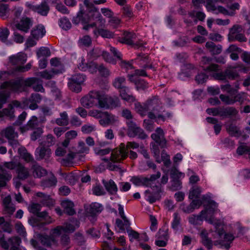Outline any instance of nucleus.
<instances>
[{
    "instance_id": "1",
    "label": "nucleus",
    "mask_w": 250,
    "mask_h": 250,
    "mask_svg": "<svg viewBox=\"0 0 250 250\" xmlns=\"http://www.w3.org/2000/svg\"><path fill=\"white\" fill-rule=\"evenodd\" d=\"M83 5L80 4V10L77 16L73 18L72 22L75 24L80 23L87 24L84 26L83 29L88 30L89 27L96 26V21L102 22V17L89 0H84Z\"/></svg>"
},
{
    "instance_id": "2",
    "label": "nucleus",
    "mask_w": 250,
    "mask_h": 250,
    "mask_svg": "<svg viewBox=\"0 0 250 250\" xmlns=\"http://www.w3.org/2000/svg\"><path fill=\"white\" fill-rule=\"evenodd\" d=\"M130 181L137 187L150 188L153 190L156 188V174H152L149 177L143 175L134 176Z\"/></svg>"
},
{
    "instance_id": "3",
    "label": "nucleus",
    "mask_w": 250,
    "mask_h": 250,
    "mask_svg": "<svg viewBox=\"0 0 250 250\" xmlns=\"http://www.w3.org/2000/svg\"><path fill=\"white\" fill-rule=\"evenodd\" d=\"M100 100L101 91H91L88 94L81 98V103L83 107L87 108L98 105L100 107Z\"/></svg>"
},
{
    "instance_id": "4",
    "label": "nucleus",
    "mask_w": 250,
    "mask_h": 250,
    "mask_svg": "<svg viewBox=\"0 0 250 250\" xmlns=\"http://www.w3.org/2000/svg\"><path fill=\"white\" fill-rule=\"evenodd\" d=\"M120 105V102L118 97L116 96H109L101 91L100 108L106 109L113 108Z\"/></svg>"
},
{
    "instance_id": "5",
    "label": "nucleus",
    "mask_w": 250,
    "mask_h": 250,
    "mask_svg": "<svg viewBox=\"0 0 250 250\" xmlns=\"http://www.w3.org/2000/svg\"><path fill=\"white\" fill-rule=\"evenodd\" d=\"M86 77L83 74H77L69 78L68 82L69 88L73 92L79 93L82 90V84L85 80Z\"/></svg>"
},
{
    "instance_id": "6",
    "label": "nucleus",
    "mask_w": 250,
    "mask_h": 250,
    "mask_svg": "<svg viewBox=\"0 0 250 250\" xmlns=\"http://www.w3.org/2000/svg\"><path fill=\"white\" fill-rule=\"evenodd\" d=\"M127 125V135L130 137H137L141 140H144L147 138V135L144 130L132 121H128L126 122Z\"/></svg>"
},
{
    "instance_id": "7",
    "label": "nucleus",
    "mask_w": 250,
    "mask_h": 250,
    "mask_svg": "<svg viewBox=\"0 0 250 250\" xmlns=\"http://www.w3.org/2000/svg\"><path fill=\"white\" fill-rule=\"evenodd\" d=\"M170 178L172 179L171 186L169 187V190L174 191L182 188V183L179 178L185 176L184 173L179 172L176 168H173L170 171Z\"/></svg>"
},
{
    "instance_id": "8",
    "label": "nucleus",
    "mask_w": 250,
    "mask_h": 250,
    "mask_svg": "<svg viewBox=\"0 0 250 250\" xmlns=\"http://www.w3.org/2000/svg\"><path fill=\"white\" fill-rule=\"evenodd\" d=\"M128 152L126 151L125 145L121 143L119 147L116 148L112 151L110 160L113 163H119L125 159L128 156Z\"/></svg>"
},
{
    "instance_id": "9",
    "label": "nucleus",
    "mask_w": 250,
    "mask_h": 250,
    "mask_svg": "<svg viewBox=\"0 0 250 250\" xmlns=\"http://www.w3.org/2000/svg\"><path fill=\"white\" fill-rule=\"evenodd\" d=\"M203 202L207 203V204L204 205L205 209L201 211V214H204L205 216L207 217V214L210 216H212L213 214L218 210V205L213 200L210 199V197L207 195H203L201 200Z\"/></svg>"
},
{
    "instance_id": "10",
    "label": "nucleus",
    "mask_w": 250,
    "mask_h": 250,
    "mask_svg": "<svg viewBox=\"0 0 250 250\" xmlns=\"http://www.w3.org/2000/svg\"><path fill=\"white\" fill-rule=\"evenodd\" d=\"M21 82L22 79H21L16 80L6 81L1 83L0 89L3 90L9 88L11 91L18 92L22 87V84Z\"/></svg>"
},
{
    "instance_id": "11",
    "label": "nucleus",
    "mask_w": 250,
    "mask_h": 250,
    "mask_svg": "<svg viewBox=\"0 0 250 250\" xmlns=\"http://www.w3.org/2000/svg\"><path fill=\"white\" fill-rule=\"evenodd\" d=\"M25 5L29 9L44 16H47L49 11V7L45 1L42 2L39 5H34L27 2Z\"/></svg>"
},
{
    "instance_id": "12",
    "label": "nucleus",
    "mask_w": 250,
    "mask_h": 250,
    "mask_svg": "<svg viewBox=\"0 0 250 250\" xmlns=\"http://www.w3.org/2000/svg\"><path fill=\"white\" fill-rule=\"evenodd\" d=\"M39 239L41 244L46 247L51 248L52 246L57 247L58 245L56 237L51 234H40L39 235Z\"/></svg>"
},
{
    "instance_id": "13",
    "label": "nucleus",
    "mask_w": 250,
    "mask_h": 250,
    "mask_svg": "<svg viewBox=\"0 0 250 250\" xmlns=\"http://www.w3.org/2000/svg\"><path fill=\"white\" fill-rule=\"evenodd\" d=\"M51 155V149L44 146L37 148L35 152L37 160H44L45 161H48Z\"/></svg>"
},
{
    "instance_id": "14",
    "label": "nucleus",
    "mask_w": 250,
    "mask_h": 250,
    "mask_svg": "<svg viewBox=\"0 0 250 250\" xmlns=\"http://www.w3.org/2000/svg\"><path fill=\"white\" fill-rule=\"evenodd\" d=\"M238 113L237 109L233 106L220 107V117L221 119L232 118Z\"/></svg>"
},
{
    "instance_id": "15",
    "label": "nucleus",
    "mask_w": 250,
    "mask_h": 250,
    "mask_svg": "<svg viewBox=\"0 0 250 250\" xmlns=\"http://www.w3.org/2000/svg\"><path fill=\"white\" fill-rule=\"evenodd\" d=\"M40 80L36 77L28 78L24 80L23 84L24 86L27 87H30L33 84L37 83L36 85L33 86V89L35 91L44 92L45 91L42 83H39Z\"/></svg>"
},
{
    "instance_id": "16",
    "label": "nucleus",
    "mask_w": 250,
    "mask_h": 250,
    "mask_svg": "<svg viewBox=\"0 0 250 250\" xmlns=\"http://www.w3.org/2000/svg\"><path fill=\"white\" fill-rule=\"evenodd\" d=\"M202 204V200L194 199L192 200L188 205H186L185 203L182 204L180 206V208L186 213H190L192 212L195 208H199Z\"/></svg>"
},
{
    "instance_id": "17",
    "label": "nucleus",
    "mask_w": 250,
    "mask_h": 250,
    "mask_svg": "<svg viewBox=\"0 0 250 250\" xmlns=\"http://www.w3.org/2000/svg\"><path fill=\"white\" fill-rule=\"evenodd\" d=\"M103 209V206L101 204L94 202L91 203L85 210L89 216L96 218Z\"/></svg>"
},
{
    "instance_id": "18",
    "label": "nucleus",
    "mask_w": 250,
    "mask_h": 250,
    "mask_svg": "<svg viewBox=\"0 0 250 250\" xmlns=\"http://www.w3.org/2000/svg\"><path fill=\"white\" fill-rule=\"evenodd\" d=\"M42 100V96L38 93H32L28 99L23 102L24 104H29V107L31 110H35L38 108V104Z\"/></svg>"
},
{
    "instance_id": "19",
    "label": "nucleus",
    "mask_w": 250,
    "mask_h": 250,
    "mask_svg": "<svg viewBox=\"0 0 250 250\" xmlns=\"http://www.w3.org/2000/svg\"><path fill=\"white\" fill-rule=\"evenodd\" d=\"M32 25L31 20L30 18L26 17L22 18L20 22L16 23L14 28L24 33H27Z\"/></svg>"
},
{
    "instance_id": "20",
    "label": "nucleus",
    "mask_w": 250,
    "mask_h": 250,
    "mask_svg": "<svg viewBox=\"0 0 250 250\" xmlns=\"http://www.w3.org/2000/svg\"><path fill=\"white\" fill-rule=\"evenodd\" d=\"M128 80L133 83L137 90H145L148 87V83L144 80L137 78L136 76L128 75Z\"/></svg>"
},
{
    "instance_id": "21",
    "label": "nucleus",
    "mask_w": 250,
    "mask_h": 250,
    "mask_svg": "<svg viewBox=\"0 0 250 250\" xmlns=\"http://www.w3.org/2000/svg\"><path fill=\"white\" fill-rule=\"evenodd\" d=\"M62 73V69H55L54 68H51L49 70H45L39 72L38 76L45 80H51L53 78L55 75Z\"/></svg>"
},
{
    "instance_id": "22",
    "label": "nucleus",
    "mask_w": 250,
    "mask_h": 250,
    "mask_svg": "<svg viewBox=\"0 0 250 250\" xmlns=\"http://www.w3.org/2000/svg\"><path fill=\"white\" fill-rule=\"evenodd\" d=\"M208 233L206 229H203L200 236L201 238V242L208 250H210L213 247V241L210 238L208 237Z\"/></svg>"
},
{
    "instance_id": "23",
    "label": "nucleus",
    "mask_w": 250,
    "mask_h": 250,
    "mask_svg": "<svg viewBox=\"0 0 250 250\" xmlns=\"http://www.w3.org/2000/svg\"><path fill=\"white\" fill-rule=\"evenodd\" d=\"M135 62L140 67L144 68H151V65L149 64V57L146 54L140 53L135 59Z\"/></svg>"
},
{
    "instance_id": "24",
    "label": "nucleus",
    "mask_w": 250,
    "mask_h": 250,
    "mask_svg": "<svg viewBox=\"0 0 250 250\" xmlns=\"http://www.w3.org/2000/svg\"><path fill=\"white\" fill-rule=\"evenodd\" d=\"M71 223L69 222H65L64 223L63 232H73L75 231L76 228L80 226V221L76 219L72 218L70 220Z\"/></svg>"
},
{
    "instance_id": "25",
    "label": "nucleus",
    "mask_w": 250,
    "mask_h": 250,
    "mask_svg": "<svg viewBox=\"0 0 250 250\" xmlns=\"http://www.w3.org/2000/svg\"><path fill=\"white\" fill-rule=\"evenodd\" d=\"M62 207L63 208V211L68 215H73L76 213L74 208V204L73 202L65 200L62 201L61 204Z\"/></svg>"
},
{
    "instance_id": "26",
    "label": "nucleus",
    "mask_w": 250,
    "mask_h": 250,
    "mask_svg": "<svg viewBox=\"0 0 250 250\" xmlns=\"http://www.w3.org/2000/svg\"><path fill=\"white\" fill-rule=\"evenodd\" d=\"M16 172L17 174L18 178L20 180H25L27 179L29 175L28 169L26 168L20 163L17 164V167Z\"/></svg>"
},
{
    "instance_id": "27",
    "label": "nucleus",
    "mask_w": 250,
    "mask_h": 250,
    "mask_svg": "<svg viewBox=\"0 0 250 250\" xmlns=\"http://www.w3.org/2000/svg\"><path fill=\"white\" fill-rule=\"evenodd\" d=\"M165 148L167 147V141L165 137L164 130L160 127H157V148Z\"/></svg>"
},
{
    "instance_id": "28",
    "label": "nucleus",
    "mask_w": 250,
    "mask_h": 250,
    "mask_svg": "<svg viewBox=\"0 0 250 250\" xmlns=\"http://www.w3.org/2000/svg\"><path fill=\"white\" fill-rule=\"evenodd\" d=\"M120 95L122 99L128 102H133L135 98L133 96L129 88L125 86L119 90Z\"/></svg>"
},
{
    "instance_id": "29",
    "label": "nucleus",
    "mask_w": 250,
    "mask_h": 250,
    "mask_svg": "<svg viewBox=\"0 0 250 250\" xmlns=\"http://www.w3.org/2000/svg\"><path fill=\"white\" fill-rule=\"evenodd\" d=\"M135 37V34L132 32L125 31L123 36L119 38L120 42L127 45H133V39Z\"/></svg>"
},
{
    "instance_id": "30",
    "label": "nucleus",
    "mask_w": 250,
    "mask_h": 250,
    "mask_svg": "<svg viewBox=\"0 0 250 250\" xmlns=\"http://www.w3.org/2000/svg\"><path fill=\"white\" fill-rule=\"evenodd\" d=\"M103 183L108 193L110 195H115L118 191L117 186L115 182L110 179L108 181H103Z\"/></svg>"
},
{
    "instance_id": "31",
    "label": "nucleus",
    "mask_w": 250,
    "mask_h": 250,
    "mask_svg": "<svg viewBox=\"0 0 250 250\" xmlns=\"http://www.w3.org/2000/svg\"><path fill=\"white\" fill-rule=\"evenodd\" d=\"M234 104L239 103L240 105L247 104L250 102L248 95L245 92H239L233 97Z\"/></svg>"
},
{
    "instance_id": "32",
    "label": "nucleus",
    "mask_w": 250,
    "mask_h": 250,
    "mask_svg": "<svg viewBox=\"0 0 250 250\" xmlns=\"http://www.w3.org/2000/svg\"><path fill=\"white\" fill-rule=\"evenodd\" d=\"M26 61V57L22 54H18L17 56H11L9 57V62L13 65L23 64Z\"/></svg>"
},
{
    "instance_id": "33",
    "label": "nucleus",
    "mask_w": 250,
    "mask_h": 250,
    "mask_svg": "<svg viewBox=\"0 0 250 250\" xmlns=\"http://www.w3.org/2000/svg\"><path fill=\"white\" fill-rule=\"evenodd\" d=\"M204 218L207 220V216H205L204 214H201V211L198 215L192 214L188 218V222L193 225H200Z\"/></svg>"
},
{
    "instance_id": "34",
    "label": "nucleus",
    "mask_w": 250,
    "mask_h": 250,
    "mask_svg": "<svg viewBox=\"0 0 250 250\" xmlns=\"http://www.w3.org/2000/svg\"><path fill=\"white\" fill-rule=\"evenodd\" d=\"M31 169L35 177H41L47 173L46 170L39 166L37 162H35V163L32 165Z\"/></svg>"
},
{
    "instance_id": "35",
    "label": "nucleus",
    "mask_w": 250,
    "mask_h": 250,
    "mask_svg": "<svg viewBox=\"0 0 250 250\" xmlns=\"http://www.w3.org/2000/svg\"><path fill=\"white\" fill-rule=\"evenodd\" d=\"M18 151L21 158L27 163L31 162L33 165L36 162L33 156L27 152L25 147L20 148Z\"/></svg>"
},
{
    "instance_id": "36",
    "label": "nucleus",
    "mask_w": 250,
    "mask_h": 250,
    "mask_svg": "<svg viewBox=\"0 0 250 250\" xmlns=\"http://www.w3.org/2000/svg\"><path fill=\"white\" fill-rule=\"evenodd\" d=\"M4 116L8 117L10 121L13 120L15 118L14 110L11 104H9L8 108H3L0 111V118Z\"/></svg>"
},
{
    "instance_id": "37",
    "label": "nucleus",
    "mask_w": 250,
    "mask_h": 250,
    "mask_svg": "<svg viewBox=\"0 0 250 250\" xmlns=\"http://www.w3.org/2000/svg\"><path fill=\"white\" fill-rule=\"evenodd\" d=\"M45 34V30L43 26L38 25L36 28H34L31 31V35L36 39L38 40L40 38H42Z\"/></svg>"
},
{
    "instance_id": "38",
    "label": "nucleus",
    "mask_w": 250,
    "mask_h": 250,
    "mask_svg": "<svg viewBox=\"0 0 250 250\" xmlns=\"http://www.w3.org/2000/svg\"><path fill=\"white\" fill-rule=\"evenodd\" d=\"M206 47L209 49V51L213 55L219 54L222 51V46L221 45H216L212 42H208L206 43Z\"/></svg>"
},
{
    "instance_id": "39",
    "label": "nucleus",
    "mask_w": 250,
    "mask_h": 250,
    "mask_svg": "<svg viewBox=\"0 0 250 250\" xmlns=\"http://www.w3.org/2000/svg\"><path fill=\"white\" fill-rule=\"evenodd\" d=\"M234 239V237L232 234L226 233L224 235V240L219 242V244L224 247L225 249L228 250L230 247V244Z\"/></svg>"
},
{
    "instance_id": "40",
    "label": "nucleus",
    "mask_w": 250,
    "mask_h": 250,
    "mask_svg": "<svg viewBox=\"0 0 250 250\" xmlns=\"http://www.w3.org/2000/svg\"><path fill=\"white\" fill-rule=\"evenodd\" d=\"M15 128L12 126L7 127L2 131L6 138L8 140L15 138L17 136V133L15 131Z\"/></svg>"
},
{
    "instance_id": "41",
    "label": "nucleus",
    "mask_w": 250,
    "mask_h": 250,
    "mask_svg": "<svg viewBox=\"0 0 250 250\" xmlns=\"http://www.w3.org/2000/svg\"><path fill=\"white\" fill-rule=\"evenodd\" d=\"M135 108L137 112L142 116H144L148 113L145 103L141 104L137 103L135 104Z\"/></svg>"
},
{
    "instance_id": "42",
    "label": "nucleus",
    "mask_w": 250,
    "mask_h": 250,
    "mask_svg": "<svg viewBox=\"0 0 250 250\" xmlns=\"http://www.w3.org/2000/svg\"><path fill=\"white\" fill-rule=\"evenodd\" d=\"M93 32L95 35H99L105 38H112L113 35L111 32L104 29H97L96 28Z\"/></svg>"
},
{
    "instance_id": "43",
    "label": "nucleus",
    "mask_w": 250,
    "mask_h": 250,
    "mask_svg": "<svg viewBox=\"0 0 250 250\" xmlns=\"http://www.w3.org/2000/svg\"><path fill=\"white\" fill-rule=\"evenodd\" d=\"M201 188L198 186H193L190 190L188 198L190 199H197L201 193Z\"/></svg>"
},
{
    "instance_id": "44",
    "label": "nucleus",
    "mask_w": 250,
    "mask_h": 250,
    "mask_svg": "<svg viewBox=\"0 0 250 250\" xmlns=\"http://www.w3.org/2000/svg\"><path fill=\"white\" fill-rule=\"evenodd\" d=\"M57 180L56 178L53 176L50 178L45 179L42 182V186L44 188H50L56 185Z\"/></svg>"
},
{
    "instance_id": "45",
    "label": "nucleus",
    "mask_w": 250,
    "mask_h": 250,
    "mask_svg": "<svg viewBox=\"0 0 250 250\" xmlns=\"http://www.w3.org/2000/svg\"><path fill=\"white\" fill-rule=\"evenodd\" d=\"M50 64L55 69H62V73L64 72V67L63 64L61 62L60 60L58 58H52L50 61Z\"/></svg>"
},
{
    "instance_id": "46",
    "label": "nucleus",
    "mask_w": 250,
    "mask_h": 250,
    "mask_svg": "<svg viewBox=\"0 0 250 250\" xmlns=\"http://www.w3.org/2000/svg\"><path fill=\"white\" fill-rule=\"evenodd\" d=\"M225 73L227 79L234 80L239 76L237 71L234 68H228L226 69Z\"/></svg>"
},
{
    "instance_id": "47",
    "label": "nucleus",
    "mask_w": 250,
    "mask_h": 250,
    "mask_svg": "<svg viewBox=\"0 0 250 250\" xmlns=\"http://www.w3.org/2000/svg\"><path fill=\"white\" fill-rule=\"evenodd\" d=\"M145 196L146 200L150 204L154 203L156 201V191H154L151 192L149 189L146 190Z\"/></svg>"
},
{
    "instance_id": "48",
    "label": "nucleus",
    "mask_w": 250,
    "mask_h": 250,
    "mask_svg": "<svg viewBox=\"0 0 250 250\" xmlns=\"http://www.w3.org/2000/svg\"><path fill=\"white\" fill-rule=\"evenodd\" d=\"M125 79L124 77L116 78L113 83V86L119 90L125 86Z\"/></svg>"
},
{
    "instance_id": "49",
    "label": "nucleus",
    "mask_w": 250,
    "mask_h": 250,
    "mask_svg": "<svg viewBox=\"0 0 250 250\" xmlns=\"http://www.w3.org/2000/svg\"><path fill=\"white\" fill-rule=\"evenodd\" d=\"M241 145L239 146L236 149V153L239 155H242L245 153H247L249 155L250 153V146H248L246 143H241Z\"/></svg>"
},
{
    "instance_id": "50",
    "label": "nucleus",
    "mask_w": 250,
    "mask_h": 250,
    "mask_svg": "<svg viewBox=\"0 0 250 250\" xmlns=\"http://www.w3.org/2000/svg\"><path fill=\"white\" fill-rule=\"evenodd\" d=\"M124 222L120 219H117L116 220V224L118 228L121 230H125V228H127L130 226L129 221L126 218V219L123 220Z\"/></svg>"
},
{
    "instance_id": "51",
    "label": "nucleus",
    "mask_w": 250,
    "mask_h": 250,
    "mask_svg": "<svg viewBox=\"0 0 250 250\" xmlns=\"http://www.w3.org/2000/svg\"><path fill=\"white\" fill-rule=\"evenodd\" d=\"M148 111L155 110L156 107V98L153 97L151 99H148L145 103Z\"/></svg>"
},
{
    "instance_id": "52",
    "label": "nucleus",
    "mask_w": 250,
    "mask_h": 250,
    "mask_svg": "<svg viewBox=\"0 0 250 250\" xmlns=\"http://www.w3.org/2000/svg\"><path fill=\"white\" fill-rule=\"evenodd\" d=\"M37 55L38 58L44 57L45 58L51 55L50 49L47 47H41L37 51Z\"/></svg>"
},
{
    "instance_id": "53",
    "label": "nucleus",
    "mask_w": 250,
    "mask_h": 250,
    "mask_svg": "<svg viewBox=\"0 0 250 250\" xmlns=\"http://www.w3.org/2000/svg\"><path fill=\"white\" fill-rule=\"evenodd\" d=\"M59 26L64 30H68L71 27V23L66 18L61 19L59 21Z\"/></svg>"
},
{
    "instance_id": "54",
    "label": "nucleus",
    "mask_w": 250,
    "mask_h": 250,
    "mask_svg": "<svg viewBox=\"0 0 250 250\" xmlns=\"http://www.w3.org/2000/svg\"><path fill=\"white\" fill-rule=\"evenodd\" d=\"M227 130L230 135L233 136H235L236 135L240 136L242 134L238 127L236 125L232 124H231L229 125Z\"/></svg>"
},
{
    "instance_id": "55",
    "label": "nucleus",
    "mask_w": 250,
    "mask_h": 250,
    "mask_svg": "<svg viewBox=\"0 0 250 250\" xmlns=\"http://www.w3.org/2000/svg\"><path fill=\"white\" fill-rule=\"evenodd\" d=\"M10 32L7 28L0 27V41L2 42H6Z\"/></svg>"
},
{
    "instance_id": "56",
    "label": "nucleus",
    "mask_w": 250,
    "mask_h": 250,
    "mask_svg": "<svg viewBox=\"0 0 250 250\" xmlns=\"http://www.w3.org/2000/svg\"><path fill=\"white\" fill-rule=\"evenodd\" d=\"M122 16L124 18H127L128 19H131L133 16V13L132 11V9L129 6H124L122 8Z\"/></svg>"
},
{
    "instance_id": "57",
    "label": "nucleus",
    "mask_w": 250,
    "mask_h": 250,
    "mask_svg": "<svg viewBox=\"0 0 250 250\" xmlns=\"http://www.w3.org/2000/svg\"><path fill=\"white\" fill-rule=\"evenodd\" d=\"M174 218L172 221L171 226L173 229L177 230L180 225L181 218L177 212H175L173 214Z\"/></svg>"
},
{
    "instance_id": "58",
    "label": "nucleus",
    "mask_w": 250,
    "mask_h": 250,
    "mask_svg": "<svg viewBox=\"0 0 250 250\" xmlns=\"http://www.w3.org/2000/svg\"><path fill=\"white\" fill-rule=\"evenodd\" d=\"M161 161H163L164 165L168 167L171 164L170 156L168 155L165 150H163L161 153Z\"/></svg>"
},
{
    "instance_id": "59",
    "label": "nucleus",
    "mask_w": 250,
    "mask_h": 250,
    "mask_svg": "<svg viewBox=\"0 0 250 250\" xmlns=\"http://www.w3.org/2000/svg\"><path fill=\"white\" fill-rule=\"evenodd\" d=\"M219 98L221 101L227 105H232L234 104V101H233V97H230L228 95L221 94L219 96Z\"/></svg>"
},
{
    "instance_id": "60",
    "label": "nucleus",
    "mask_w": 250,
    "mask_h": 250,
    "mask_svg": "<svg viewBox=\"0 0 250 250\" xmlns=\"http://www.w3.org/2000/svg\"><path fill=\"white\" fill-rule=\"evenodd\" d=\"M154 122L153 120L147 119L144 120L143 126L146 130L152 131L154 129Z\"/></svg>"
},
{
    "instance_id": "61",
    "label": "nucleus",
    "mask_w": 250,
    "mask_h": 250,
    "mask_svg": "<svg viewBox=\"0 0 250 250\" xmlns=\"http://www.w3.org/2000/svg\"><path fill=\"white\" fill-rule=\"evenodd\" d=\"M93 194L96 196H101L104 195L105 192L104 188L100 185H96L92 188Z\"/></svg>"
},
{
    "instance_id": "62",
    "label": "nucleus",
    "mask_w": 250,
    "mask_h": 250,
    "mask_svg": "<svg viewBox=\"0 0 250 250\" xmlns=\"http://www.w3.org/2000/svg\"><path fill=\"white\" fill-rule=\"evenodd\" d=\"M208 76L204 72H201L199 73L195 77V81L196 82L200 83H203L207 81L208 79Z\"/></svg>"
},
{
    "instance_id": "63",
    "label": "nucleus",
    "mask_w": 250,
    "mask_h": 250,
    "mask_svg": "<svg viewBox=\"0 0 250 250\" xmlns=\"http://www.w3.org/2000/svg\"><path fill=\"white\" fill-rule=\"evenodd\" d=\"M96 129L95 125L86 124L81 127V131L84 134H90Z\"/></svg>"
},
{
    "instance_id": "64",
    "label": "nucleus",
    "mask_w": 250,
    "mask_h": 250,
    "mask_svg": "<svg viewBox=\"0 0 250 250\" xmlns=\"http://www.w3.org/2000/svg\"><path fill=\"white\" fill-rule=\"evenodd\" d=\"M55 138L52 134H48L46 136V139L44 142V146H46L47 147H49L54 145L55 143Z\"/></svg>"
}]
</instances>
